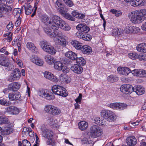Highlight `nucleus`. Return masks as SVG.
<instances>
[{
	"instance_id": "21",
	"label": "nucleus",
	"mask_w": 146,
	"mask_h": 146,
	"mask_svg": "<svg viewBox=\"0 0 146 146\" xmlns=\"http://www.w3.org/2000/svg\"><path fill=\"white\" fill-rule=\"evenodd\" d=\"M70 69L74 72L78 74H81L83 71L82 68L78 64H75L72 66Z\"/></svg>"
},
{
	"instance_id": "27",
	"label": "nucleus",
	"mask_w": 146,
	"mask_h": 146,
	"mask_svg": "<svg viewBox=\"0 0 146 146\" xmlns=\"http://www.w3.org/2000/svg\"><path fill=\"white\" fill-rule=\"evenodd\" d=\"M60 80L64 83L68 84L71 82V78L67 75L61 74L59 77Z\"/></svg>"
},
{
	"instance_id": "40",
	"label": "nucleus",
	"mask_w": 146,
	"mask_h": 146,
	"mask_svg": "<svg viewBox=\"0 0 146 146\" xmlns=\"http://www.w3.org/2000/svg\"><path fill=\"white\" fill-rule=\"evenodd\" d=\"M111 111L109 110H103L101 112V116L104 118L107 119Z\"/></svg>"
},
{
	"instance_id": "46",
	"label": "nucleus",
	"mask_w": 146,
	"mask_h": 146,
	"mask_svg": "<svg viewBox=\"0 0 146 146\" xmlns=\"http://www.w3.org/2000/svg\"><path fill=\"white\" fill-rule=\"evenodd\" d=\"M54 106L51 105H45L44 108V111L47 113L50 114Z\"/></svg>"
},
{
	"instance_id": "37",
	"label": "nucleus",
	"mask_w": 146,
	"mask_h": 146,
	"mask_svg": "<svg viewBox=\"0 0 146 146\" xmlns=\"http://www.w3.org/2000/svg\"><path fill=\"white\" fill-rule=\"evenodd\" d=\"M137 49L139 52H146V44L143 43L138 45L137 46Z\"/></svg>"
},
{
	"instance_id": "35",
	"label": "nucleus",
	"mask_w": 146,
	"mask_h": 146,
	"mask_svg": "<svg viewBox=\"0 0 146 146\" xmlns=\"http://www.w3.org/2000/svg\"><path fill=\"white\" fill-rule=\"evenodd\" d=\"M112 35L115 36H119L124 34L123 30L121 29L115 28L113 29L112 31Z\"/></svg>"
},
{
	"instance_id": "50",
	"label": "nucleus",
	"mask_w": 146,
	"mask_h": 146,
	"mask_svg": "<svg viewBox=\"0 0 146 146\" xmlns=\"http://www.w3.org/2000/svg\"><path fill=\"white\" fill-rule=\"evenodd\" d=\"M22 143L23 145H21V143L19 141V146H31V145L30 142L27 139L23 140L22 141Z\"/></svg>"
},
{
	"instance_id": "17",
	"label": "nucleus",
	"mask_w": 146,
	"mask_h": 146,
	"mask_svg": "<svg viewBox=\"0 0 146 146\" xmlns=\"http://www.w3.org/2000/svg\"><path fill=\"white\" fill-rule=\"evenodd\" d=\"M5 110L7 112L12 115L17 114L20 112V110L19 108L12 106L7 108Z\"/></svg>"
},
{
	"instance_id": "39",
	"label": "nucleus",
	"mask_w": 146,
	"mask_h": 146,
	"mask_svg": "<svg viewBox=\"0 0 146 146\" xmlns=\"http://www.w3.org/2000/svg\"><path fill=\"white\" fill-rule=\"evenodd\" d=\"M135 92L138 95L143 94L145 92V89L140 86H137L135 87Z\"/></svg>"
},
{
	"instance_id": "11",
	"label": "nucleus",
	"mask_w": 146,
	"mask_h": 146,
	"mask_svg": "<svg viewBox=\"0 0 146 146\" xmlns=\"http://www.w3.org/2000/svg\"><path fill=\"white\" fill-rule=\"evenodd\" d=\"M21 76V74L19 70L17 68L15 69L11 73V76L8 80L10 82L17 80L19 79Z\"/></svg>"
},
{
	"instance_id": "36",
	"label": "nucleus",
	"mask_w": 146,
	"mask_h": 146,
	"mask_svg": "<svg viewBox=\"0 0 146 146\" xmlns=\"http://www.w3.org/2000/svg\"><path fill=\"white\" fill-rule=\"evenodd\" d=\"M25 13L27 15H29L33 11L32 7L30 4L27 3L25 4L24 5Z\"/></svg>"
},
{
	"instance_id": "55",
	"label": "nucleus",
	"mask_w": 146,
	"mask_h": 146,
	"mask_svg": "<svg viewBox=\"0 0 146 146\" xmlns=\"http://www.w3.org/2000/svg\"><path fill=\"white\" fill-rule=\"evenodd\" d=\"M95 122L96 124L102 125H104L106 124V123H104L103 121H100V117H95L94 119Z\"/></svg>"
},
{
	"instance_id": "12",
	"label": "nucleus",
	"mask_w": 146,
	"mask_h": 146,
	"mask_svg": "<svg viewBox=\"0 0 146 146\" xmlns=\"http://www.w3.org/2000/svg\"><path fill=\"white\" fill-rule=\"evenodd\" d=\"M44 76L46 79L55 83L57 82L59 80L57 76L48 71H46L44 72Z\"/></svg>"
},
{
	"instance_id": "53",
	"label": "nucleus",
	"mask_w": 146,
	"mask_h": 146,
	"mask_svg": "<svg viewBox=\"0 0 146 146\" xmlns=\"http://www.w3.org/2000/svg\"><path fill=\"white\" fill-rule=\"evenodd\" d=\"M127 105L123 103H118V110H122L126 109Z\"/></svg>"
},
{
	"instance_id": "23",
	"label": "nucleus",
	"mask_w": 146,
	"mask_h": 146,
	"mask_svg": "<svg viewBox=\"0 0 146 146\" xmlns=\"http://www.w3.org/2000/svg\"><path fill=\"white\" fill-rule=\"evenodd\" d=\"M44 59L46 63L50 65H52L56 60L54 57L49 55H46Z\"/></svg>"
},
{
	"instance_id": "22",
	"label": "nucleus",
	"mask_w": 146,
	"mask_h": 146,
	"mask_svg": "<svg viewBox=\"0 0 146 146\" xmlns=\"http://www.w3.org/2000/svg\"><path fill=\"white\" fill-rule=\"evenodd\" d=\"M125 2L127 3L130 2L131 5L133 7H136L139 5H143L144 2L143 0H124Z\"/></svg>"
},
{
	"instance_id": "10",
	"label": "nucleus",
	"mask_w": 146,
	"mask_h": 146,
	"mask_svg": "<svg viewBox=\"0 0 146 146\" xmlns=\"http://www.w3.org/2000/svg\"><path fill=\"white\" fill-rule=\"evenodd\" d=\"M120 89L121 92L126 94H130L134 90L133 87L128 84L122 85L120 88Z\"/></svg>"
},
{
	"instance_id": "64",
	"label": "nucleus",
	"mask_w": 146,
	"mask_h": 146,
	"mask_svg": "<svg viewBox=\"0 0 146 146\" xmlns=\"http://www.w3.org/2000/svg\"><path fill=\"white\" fill-rule=\"evenodd\" d=\"M62 72L64 73H67L69 72L70 69L67 66L63 65V68L62 69Z\"/></svg>"
},
{
	"instance_id": "31",
	"label": "nucleus",
	"mask_w": 146,
	"mask_h": 146,
	"mask_svg": "<svg viewBox=\"0 0 146 146\" xmlns=\"http://www.w3.org/2000/svg\"><path fill=\"white\" fill-rule=\"evenodd\" d=\"M80 50L83 53L87 54L91 53L92 51L91 48L87 45L83 46Z\"/></svg>"
},
{
	"instance_id": "41",
	"label": "nucleus",
	"mask_w": 146,
	"mask_h": 146,
	"mask_svg": "<svg viewBox=\"0 0 146 146\" xmlns=\"http://www.w3.org/2000/svg\"><path fill=\"white\" fill-rule=\"evenodd\" d=\"M55 3V6L60 12L63 10V6L61 0H57Z\"/></svg>"
},
{
	"instance_id": "14",
	"label": "nucleus",
	"mask_w": 146,
	"mask_h": 146,
	"mask_svg": "<svg viewBox=\"0 0 146 146\" xmlns=\"http://www.w3.org/2000/svg\"><path fill=\"white\" fill-rule=\"evenodd\" d=\"M46 25V27H44V30L45 33L50 37L53 38L54 36V33L58 31L54 30L51 27L49 26L48 25L43 22Z\"/></svg>"
},
{
	"instance_id": "24",
	"label": "nucleus",
	"mask_w": 146,
	"mask_h": 146,
	"mask_svg": "<svg viewBox=\"0 0 146 146\" xmlns=\"http://www.w3.org/2000/svg\"><path fill=\"white\" fill-rule=\"evenodd\" d=\"M27 48L32 52L36 53L38 52L37 48L35 45L32 42H28L26 44Z\"/></svg>"
},
{
	"instance_id": "48",
	"label": "nucleus",
	"mask_w": 146,
	"mask_h": 146,
	"mask_svg": "<svg viewBox=\"0 0 146 146\" xmlns=\"http://www.w3.org/2000/svg\"><path fill=\"white\" fill-rule=\"evenodd\" d=\"M141 69H135L132 70L131 73L135 76L142 77L140 75L141 74Z\"/></svg>"
},
{
	"instance_id": "57",
	"label": "nucleus",
	"mask_w": 146,
	"mask_h": 146,
	"mask_svg": "<svg viewBox=\"0 0 146 146\" xmlns=\"http://www.w3.org/2000/svg\"><path fill=\"white\" fill-rule=\"evenodd\" d=\"M138 59L141 61H146V54H141L138 55Z\"/></svg>"
},
{
	"instance_id": "29",
	"label": "nucleus",
	"mask_w": 146,
	"mask_h": 146,
	"mask_svg": "<svg viewBox=\"0 0 146 146\" xmlns=\"http://www.w3.org/2000/svg\"><path fill=\"white\" fill-rule=\"evenodd\" d=\"M65 56L67 58L72 60H75L77 58V54L74 52L71 51H68L66 52Z\"/></svg>"
},
{
	"instance_id": "13",
	"label": "nucleus",
	"mask_w": 146,
	"mask_h": 146,
	"mask_svg": "<svg viewBox=\"0 0 146 146\" xmlns=\"http://www.w3.org/2000/svg\"><path fill=\"white\" fill-rule=\"evenodd\" d=\"M30 60L37 65L40 66H42L44 62L43 60L37 56L32 55L30 57Z\"/></svg>"
},
{
	"instance_id": "52",
	"label": "nucleus",
	"mask_w": 146,
	"mask_h": 146,
	"mask_svg": "<svg viewBox=\"0 0 146 146\" xmlns=\"http://www.w3.org/2000/svg\"><path fill=\"white\" fill-rule=\"evenodd\" d=\"M128 56L129 58L132 60H135L138 58V55L135 52L130 53L128 54Z\"/></svg>"
},
{
	"instance_id": "61",
	"label": "nucleus",
	"mask_w": 146,
	"mask_h": 146,
	"mask_svg": "<svg viewBox=\"0 0 146 146\" xmlns=\"http://www.w3.org/2000/svg\"><path fill=\"white\" fill-rule=\"evenodd\" d=\"M15 61L19 67L21 68L23 66V64L22 61L20 59L18 58H16Z\"/></svg>"
},
{
	"instance_id": "51",
	"label": "nucleus",
	"mask_w": 146,
	"mask_h": 146,
	"mask_svg": "<svg viewBox=\"0 0 146 146\" xmlns=\"http://www.w3.org/2000/svg\"><path fill=\"white\" fill-rule=\"evenodd\" d=\"M4 36L8 42L11 41L12 39V34L11 32L6 33L4 35Z\"/></svg>"
},
{
	"instance_id": "2",
	"label": "nucleus",
	"mask_w": 146,
	"mask_h": 146,
	"mask_svg": "<svg viewBox=\"0 0 146 146\" xmlns=\"http://www.w3.org/2000/svg\"><path fill=\"white\" fill-rule=\"evenodd\" d=\"M128 17L132 23L140 24L146 19V10L143 9L133 11L129 13Z\"/></svg>"
},
{
	"instance_id": "58",
	"label": "nucleus",
	"mask_w": 146,
	"mask_h": 146,
	"mask_svg": "<svg viewBox=\"0 0 146 146\" xmlns=\"http://www.w3.org/2000/svg\"><path fill=\"white\" fill-rule=\"evenodd\" d=\"M49 122L51 125H55L58 123V121L56 119L51 118V119L50 120Z\"/></svg>"
},
{
	"instance_id": "56",
	"label": "nucleus",
	"mask_w": 146,
	"mask_h": 146,
	"mask_svg": "<svg viewBox=\"0 0 146 146\" xmlns=\"http://www.w3.org/2000/svg\"><path fill=\"white\" fill-rule=\"evenodd\" d=\"M118 103H112L110 104L109 107L110 108L114 110H118Z\"/></svg>"
},
{
	"instance_id": "6",
	"label": "nucleus",
	"mask_w": 146,
	"mask_h": 146,
	"mask_svg": "<svg viewBox=\"0 0 146 146\" xmlns=\"http://www.w3.org/2000/svg\"><path fill=\"white\" fill-rule=\"evenodd\" d=\"M51 90L54 94L58 96L66 97L68 95L65 88L59 85H53L52 87Z\"/></svg>"
},
{
	"instance_id": "25",
	"label": "nucleus",
	"mask_w": 146,
	"mask_h": 146,
	"mask_svg": "<svg viewBox=\"0 0 146 146\" xmlns=\"http://www.w3.org/2000/svg\"><path fill=\"white\" fill-rule=\"evenodd\" d=\"M21 85L17 82H14L9 84L8 88L10 90L13 91H16L20 88Z\"/></svg>"
},
{
	"instance_id": "7",
	"label": "nucleus",
	"mask_w": 146,
	"mask_h": 146,
	"mask_svg": "<svg viewBox=\"0 0 146 146\" xmlns=\"http://www.w3.org/2000/svg\"><path fill=\"white\" fill-rule=\"evenodd\" d=\"M37 95L39 96L48 100H52L55 98L53 93L50 91L46 89H40L37 92Z\"/></svg>"
},
{
	"instance_id": "34",
	"label": "nucleus",
	"mask_w": 146,
	"mask_h": 146,
	"mask_svg": "<svg viewBox=\"0 0 146 146\" xmlns=\"http://www.w3.org/2000/svg\"><path fill=\"white\" fill-rule=\"evenodd\" d=\"M71 43L76 49L77 50H80L83 46L82 43L76 40L72 41Z\"/></svg>"
},
{
	"instance_id": "20",
	"label": "nucleus",
	"mask_w": 146,
	"mask_h": 146,
	"mask_svg": "<svg viewBox=\"0 0 146 146\" xmlns=\"http://www.w3.org/2000/svg\"><path fill=\"white\" fill-rule=\"evenodd\" d=\"M21 97L20 94L18 92L10 93L8 96L9 100L11 101L19 100L20 99Z\"/></svg>"
},
{
	"instance_id": "45",
	"label": "nucleus",
	"mask_w": 146,
	"mask_h": 146,
	"mask_svg": "<svg viewBox=\"0 0 146 146\" xmlns=\"http://www.w3.org/2000/svg\"><path fill=\"white\" fill-rule=\"evenodd\" d=\"M107 80L111 82H114L118 80V78L115 76L113 75H110L107 78Z\"/></svg>"
},
{
	"instance_id": "33",
	"label": "nucleus",
	"mask_w": 146,
	"mask_h": 146,
	"mask_svg": "<svg viewBox=\"0 0 146 146\" xmlns=\"http://www.w3.org/2000/svg\"><path fill=\"white\" fill-rule=\"evenodd\" d=\"M6 4H0V9L1 11L5 13L9 12L11 11V7L6 5Z\"/></svg>"
},
{
	"instance_id": "32",
	"label": "nucleus",
	"mask_w": 146,
	"mask_h": 146,
	"mask_svg": "<svg viewBox=\"0 0 146 146\" xmlns=\"http://www.w3.org/2000/svg\"><path fill=\"white\" fill-rule=\"evenodd\" d=\"M0 64L4 66L8 67L10 64L8 62L5 56H0Z\"/></svg>"
},
{
	"instance_id": "43",
	"label": "nucleus",
	"mask_w": 146,
	"mask_h": 146,
	"mask_svg": "<svg viewBox=\"0 0 146 146\" xmlns=\"http://www.w3.org/2000/svg\"><path fill=\"white\" fill-rule=\"evenodd\" d=\"M60 110L58 107L54 106L50 114L53 115L55 116L60 115Z\"/></svg>"
},
{
	"instance_id": "63",
	"label": "nucleus",
	"mask_w": 146,
	"mask_h": 146,
	"mask_svg": "<svg viewBox=\"0 0 146 146\" xmlns=\"http://www.w3.org/2000/svg\"><path fill=\"white\" fill-rule=\"evenodd\" d=\"M31 129L30 127H24L23 130L22 134L28 133L30 131H31Z\"/></svg>"
},
{
	"instance_id": "1",
	"label": "nucleus",
	"mask_w": 146,
	"mask_h": 146,
	"mask_svg": "<svg viewBox=\"0 0 146 146\" xmlns=\"http://www.w3.org/2000/svg\"><path fill=\"white\" fill-rule=\"evenodd\" d=\"M42 21L44 22L54 30L58 31L59 28L66 31L71 29L70 26L58 16L54 15L50 17L47 15H44L42 18Z\"/></svg>"
},
{
	"instance_id": "28",
	"label": "nucleus",
	"mask_w": 146,
	"mask_h": 146,
	"mask_svg": "<svg viewBox=\"0 0 146 146\" xmlns=\"http://www.w3.org/2000/svg\"><path fill=\"white\" fill-rule=\"evenodd\" d=\"M88 123L85 121H81L78 123V128L81 131L85 130L88 128Z\"/></svg>"
},
{
	"instance_id": "38",
	"label": "nucleus",
	"mask_w": 146,
	"mask_h": 146,
	"mask_svg": "<svg viewBox=\"0 0 146 146\" xmlns=\"http://www.w3.org/2000/svg\"><path fill=\"white\" fill-rule=\"evenodd\" d=\"M61 15L65 18L72 21H74V18L72 17L69 14L63 10L60 12Z\"/></svg>"
},
{
	"instance_id": "60",
	"label": "nucleus",
	"mask_w": 146,
	"mask_h": 146,
	"mask_svg": "<svg viewBox=\"0 0 146 146\" xmlns=\"http://www.w3.org/2000/svg\"><path fill=\"white\" fill-rule=\"evenodd\" d=\"M66 5L68 6L71 7L74 4L72 1L70 0H63Z\"/></svg>"
},
{
	"instance_id": "62",
	"label": "nucleus",
	"mask_w": 146,
	"mask_h": 146,
	"mask_svg": "<svg viewBox=\"0 0 146 146\" xmlns=\"http://www.w3.org/2000/svg\"><path fill=\"white\" fill-rule=\"evenodd\" d=\"M21 12V11L20 9L19 8L15 9H14L13 11V13L14 14H16L19 16H20V14Z\"/></svg>"
},
{
	"instance_id": "42",
	"label": "nucleus",
	"mask_w": 146,
	"mask_h": 146,
	"mask_svg": "<svg viewBox=\"0 0 146 146\" xmlns=\"http://www.w3.org/2000/svg\"><path fill=\"white\" fill-rule=\"evenodd\" d=\"M116 118V115L111 111L106 119L109 122H113L115 120Z\"/></svg>"
},
{
	"instance_id": "26",
	"label": "nucleus",
	"mask_w": 146,
	"mask_h": 146,
	"mask_svg": "<svg viewBox=\"0 0 146 146\" xmlns=\"http://www.w3.org/2000/svg\"><path fill=\"white\" fill-rule=\"evenodd\" d=\"M126 142L129 146H134L137 143V140L134 136H130L126 139Z\"/></svg>"
},
{
	"instance_id": "30",
	"label": "nucleus",
	"mask_w": 146,
	"mask_h": 146,
	"mask_svg": "<svg viewBox=\"0 0 146 146\" xmlns=\"http://www.w3.org/2000/svg\"><path fill=\"white\" fill-rule=\"evenodd\" d=\"M53 67L56 70H61L63 67V64L60 61H56V60L53 64Z\"/></svg>"
},
{
	"instance_id": "4",
	"label": "nucleus",
	"mask_w": 146,
	"mask_h": 146,
	"mask_svg": "<svg viewBox=\"0 0 146 146\" xmlns=\"http://www.w3.org/2000/svg\"><path fill=\"white\" fill-rule=\"evenodd\" d=\"M53 37L54 41L57 44L63 46H66L68 44V37L63 35V33L60 31H58L54 33Z\"/></svg>"
},
{
	"instance_id": "8",
	"label": "nucleus",
	"mask_w": 146,
	"mask_h": 146,
	"mask_svg": "<svg viewBox=\"0 0 146 146\" xmlns=\"http://www.w3.org/2000/svg\"><path fill=\"white\" fill-rule=\"evenodd\" d=\"M103 134L102 130L98 126L94 125L91 127L90 136L93 138H95L101 136Z\"/></svg>"
},
{
	"instance_id": "54",
	"label": "nucleus",
	"mask_w": 146,
	"mask_h": 146,
	"mask_svg": "<svg viewBox=\"0 0 146 146\" xmlns=\"http://www.w3.org/2000/svg\"><path fill=\"white\" fill-rule=\"evenodd\" d=\"M10 123V122L7 118H1L0 117V124H5L6 126L9 125Z\"/></svg>"
},
{
	"instance_id": "47",
	"label": "nucleus",
	"mask_w": 146,
	"mask_h": 146,
	"mask_svg": "<svg viewBox=\"0 0 146 146\" xmlns=\"http://www.w3.org/2000/svg\"><path fill=\"white\" fill-rule=\"evenodd\" d=\"M11 104V102L8 100L4 98L0 100V104L4 106H9Z\"/></svg>"
},
{
	"instance_id": "59",
	"label": "nucleus",
	"mask_w": 146,
	"mask_h": 146,
	"mask_svg": "<svg viewBox=\"0 0 146 146\" xmlns=\"http://www.w3.org/2000/svg\"><path fill=\"white\" fill-rule=\"evenodd\" d=\"M82 94L80 93L78 97L74 100L75 101L76 103H78L79 104H80L82 99Z\"/></svg>"
},
{
	"instance_id": "49",
	"label": "nucleus",
	"mask_w": 146,
	"mask_h": 146,
	"mask_svg": "<svg viewBox=\"0 0 146 146\" xmlns=\"http://www.w3.org/2000/svg\"><path fill=\"white\" fill-rule=\"evenodd\" d=\"M110 11L117 17L120 16L122 14V12L120 10H116L114 9H111Z\"/></svg>"
},
{
	"instance_id": "9",
	"label": "nucleus",
	"mask_w": 146,
	"mask_h": 146,
	"mask_svg": "<svg viewBox=\"0 0 146 146\" xmlns=\"http://www.w3.org/2000/svg\"><path fill=\"white\" fill-rule=\"evenodd\" d=\"M124 33L129 34H138L140 32V29L135 26L129 25L126 26L124 30H123Z\"/></svg>"
},
{
	"instance_id": "44",
	"label": "nucleus",
	"mask_w": 146,
	"mask_h": 146,
	"mask_svg": "<svg viewBox=\"0 0 146 146\" xmlns=\"http://www.w3.org/2000/svg\"><path fill=\"white\" fill-rule=\"evenodd\" d=\"M77 63L79 65L84 66L86 63V61L82 57L77 58L76 59Z\"/></svg>"
},
{
	"instance_id": "19",
	"label": "nucleus",
	"mask_w": 146,
	"mask_h": 146,
	"mask_svg": "<svg viewBox=\"0 0 146 146\" xmlns=\"http://www.w3.org/2000/svg\"><path fill=\"white\" fill-rule=\"evenodd\" d=\"M76 29L79 32L87 33L90 31V29L89 27L84 24H79L76 26Z\"/></svg>"
},
{
	"instance_id": "16",
	"label": "nucleus",
	"mask_w": 146,
	"mask_h": 146,
	"mask_svg": "<svg viewBox=\"0 0 146 146\" xmlns=\"http://www.w3.org/2000/svg\"><path fill=\"white\" fill-rule=\"evenodd\" d=\"M131 71L129 68L125 67H119L117 69L118 73L125 76L128 75Z\"/></svg>"
},
{
	"instance_id": "5",
	"label": "nucleus",
	"mask_w": 146,
	"mask_h": 146,
	"mask_svg": "<svg viewBox=\"0 0 146 146\" xmlns=\"http://www.w3.org/2000/svg\"><path fill=\"white\" fill-rule=\"evenodd\" d=\"M40 45L43 50L48 54L53 55L56 52V49L47 42L41 41Z\"/></svg>"
},
{
	"instance_id": "18",
	"label": "nucleus",
	"mask_w": 146,
	"mask_h": 146,
	"mask_svg": "<svg viewBox=\"0 0 146 146\" xmlns=\"http://www.w3.org/2000/svg\"><path fill=\"white\" fill-rule=\"evenodd\" d=\"M76 35L78 38L86 41H89L92 38V36L88 33L78 32L76 33Z\"/></svg>"
},
{
	"instance_id": "3",
	"label": "nucleus",
	"mask_w": 146,
	"mask_h": 146,
	"mask_svg": "<svg viewBox=\"0 0 146 146\" xmlns=\"http://www.w3.org/2000/svg\"><path fill=\"white\" fill-rule=\"evenodd\" d=\"M40 129L42 131V136L47 139L46 144L48 145L54 146L55 142L53 140L54 135L53 132L47 128L46 125L44 124L41 125Z\"/></svg>"
},
{
	"instance_id": "15",
	"label": "nucleus",
	"mask_w": 146,
	"mask_h": 146,
	"mask_svg": "<svg viewBox=\"0 0 146 146\" xmlns=\"http://www.w3.org/2000/svg\"><path fill=\"white\" fill-rule=\"evenodd\" d=\"M13 126V123H10L9 125H6L1 131L2 135H7L13 132L12 127Z\"/></svg>"
}]
</instances>
